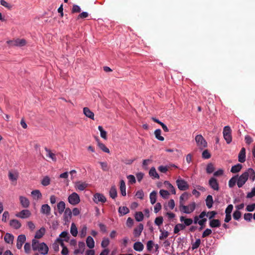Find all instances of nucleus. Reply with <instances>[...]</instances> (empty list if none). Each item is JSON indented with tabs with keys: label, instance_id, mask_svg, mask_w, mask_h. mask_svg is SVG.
I'll return each instance as SVG.
<instances>
[{
	"label": "nucleus",
	"instance_id": "28",
	"mask_svg": "<svg viewBox=\"0 0 255 255\" xmlns=\"http://www.w3.org/2000/svg\"><path fill=\"white\" fill-rule=\"evenodd\" d=\"M45 233V229L44 227H42L36 232L34 237L36 239H40L43 236Z\"/></svg>",
	"mask_w": 255,
	"mask_h": 255
},
{
	"label": "nucleus",
	"instance_id": "1",
	"mask_svg": "<svg viewBox=\"0 0 255 255\" xmlns=\"http://www.w3.org/2000/svg\"><path fill=\"white\" fill-rule=\"evenodd\" d=\"M250 178L254 181L255 179V172L253 169L250 168L239 177H237V185L238 187H242L246 182L248 179Z\"/></svg>",
	"mask_w": 255,
	"mask_h": 255
},
{
	"label": "nucleus",
	"instance_id": "48",
	"mask_svg": "<svg viewBox=\"0 0 255 255\" xmlns=\"http://www.w3.org/2000/svg\"><path fill=\"white\" fill-rule=\"evenodd\" d=\"M236 183H237V177H233L229 181V186L230 188H232L235 185Z\"/></svg>",
	"mask_w": 255,
	"mask_h": 255
},
{
	"label": "nucleus",
	"instance_id": "33",
	"mask_svg": "<svg viewBox=\"0 0 255 255\" xmlns=\"http://www.w3.org/2000/svg\"><path fill=\"white\" fill-rule=\"evenodd\" d=\"M185 228V225L183 224H177L174 228V233L178 234L180 230H183Z\"/></svg>",
	"mask_w": 255,
	"mask_h": 255
},
{
	"label": "nucleus",
	"instance_id": "25",
	"mask_svg": "<svg viewBox=\"0 0 255 255\" xmlns=\"http://www.w3.org/2000/svg\"><path fill=\"white\" fill-rule=\"evenodd\" d=\"M133 249L137 252H141L143 250L144 246L140 242H136L133 244Z\"/></svg>",
	"mask_w": 255,
	"mask_h": 255
},
{
	"label": "nucleus",
	"instance_id": "47",
	"mask_svg": "<svg viewBox=\"0 0 255 255\" xmlns=\"http://www.w3.org/2000/svg\"><path fill=\"white\" fill-rule=\"evenodd\" d=\"M50 178L46 176H45L43 179L41 180V183L44 186H48L50 184Z\"/></svg>",
	"mask_w": 255,
	"mask_h": 255
},
{
	"label": "nucleus",
	"instance_id": "16",
	"mask_svg": "<svg viewBox=\"0 0 255 255\" xmlns=\"http://www.w3.org/2000/svg\"><path fill=\"white\" fill-rule=\"evenodd\" d=\"M209 184L211 188H212L214 190L218 191L219 189V184L216 180L214 177H212L210 178L209 181Z\"/></svg>",
	"mask_w": 255,
	"mask_h": 255
},
{
	"label": "nucleus",
	"instance_id": "59",
	"mask_svg": "<svg viewBox=\"0 0 255 255\" xmlns=\"http://www.w3.org/2000/svg\"><path fill=\"white\" fill-rule=\"evenodd\" d=\"M233 218L236 220L240 219L241 216V213L239 211H235L233 213Z\"/></svg>",
	"mask_w": 255,
	"mask_h": 255
},
{
	"label": "nucleus",
	"instance_id": "50",
	"mask_svg": "<svg viewBox=\"0 0 255 255\" xmlns=\"http://www.w3.org/2000/svg\"><path fill=\"white\" fill-rule=\"evenodd\" d=\"M159 193L160 196L164 199L168 198L169 195V193L168 191L163 189L160 190Z\"/></svg>",
	"mask_w": 255,
	"mask_h": 255
},
{
	"label": "nucleus",
	"instance_id": "18",
	"mask_svg": "<svg viewBox=\"0 0 255 255\" xmlns=\"http://www.w3.org/2000/svg\"><path fill=\"white\" fill-rule=\"evenodd\" d=\"M8 176L11 182L16 181L18 177V173L15 171H9Z\"/></svg>",
	"mask_w": 255,
	"mask_h": 255
},
{
	"label": "nucleus",
	"instance_id": "32",
	"mask_svg": "<svg viewBox=\"0 0 255 255\" xmlns=\"http://www.w3.org/2000/svg\"><path fill=\"white\" fill-rule=\"evenodd\" d=\"M209 225L211 228H217L220 226L221 223L218 219H212L210 221Z\"/></svg>",
	"mask_w": 255,
	"mask_h": 255
},
{
	"label": "nucleus",
	"instance_id": "15",
	"mask_svg": "<svg viewBox=\"0 0 255 255\" xmlns=\"http://www.w3.org/2000/svg\"><path fill=\"white\" fill-rule=\"evenodd\" d=\"M45 150L46 151V156L51 158L52 159H56V158H60V154H55L53 153L50 149H48L47 148L45 147Z\"/></svg>",
	"mask_w": 255,
	"mask_h": 255
},
{
	"label": "nucleus",
	"instance_id": "64",
	"mask_svg": "<svg viewBox=\"0 0 255 255\" xmlns=\"http://www.w3.org/2000/svg\"><path fill=\"white\" fill-rule=\"evenodd\" d=\"M255 196V187H254L251 192H249L247 195V198H251Z\"/></svg>",
	"mask_w": 255,
	"mask_h": 255
},
{
	"label": "nucleus",
	"instance_id": "13",
	"mask_svg": "<svg viewBox=\"0 0 255 255\" xmlns=\"http://www.w3.org/2000/svg\"><path fill=\"white\" fill-rule=\"evenodd\" d=\"M26 241V237L24 235H20L18 236L17 239L16 247L18 249H20L23 243Z\"/></svg>",
	"mask_w": 255,
	"mask_h": 255
},
{
	"label": "nucleus",
	"instance_id": "62",
	"mask_svg": "<svg viewBox=\"0 0 255 255\" xmlns=\"http://www.w3.org/2000/svg\"><path fill=\"white\" fill-rule=\"evenodd\" d=\"M128 182L131 184L135 183L136 182L135 177L132 175H129L127 176Z\"/></svg>",
	"mask_w": 255,
	"mask_h": 255
},
{
	"label": "nucleus",
	"instance_id": "8",
	"mask_svg": "<svg viewBox=\"0 0 255 255\" xmlns=\"http://www.w3.org/2000/svg\"><path fill=\"white\" fill-rule=\"evenodd\" d=\"M195 141L197 145L200 148H204L207 146V143L201 134H198L195 137Z\"/></svg>",
	"mask_w": 255,
	"mask_h": 255
},
{
	"label": "nucleus",
	"instance_id": "40",
	"mask_svg": "<svg viewBox=\"0 0 255 255\" xmlns=\"http://www.w3.org/2000/svg\"><path fill=\"white\" fill-rule=\"evenodd\" d=\"M156 194H157V193L155 191H152L150 194V195H149L150 201L151 204L152 205L154 204L156 202Z\"/></svg>",
	"mask_w": 255,
	"mask_h": 255
},
{
	"label": "nucleus",
	"instance_id": "44",
	"mask_svg": "<svg viewBox=\"0 0 255 255\" xmlns=\"http://www.w3.org/2000/svg\"><path fill=\"white\" fill-rule=\"evenodd\" d=\"M159 231L160 232V235L159 236V239L160 240H162L164 239L167 238L169 236V233L166 231L160 229Z\"/></svg>",
	"mask_w": 255,
	"mask_h": 255
},
{
	"label": "nucleus",
	"instance_id": "2",
	"mask_svg": "<svg viewBox=\"0 0 255 255\" xmlns=\"http://www.w3.org/2000/svg\"><path fill=\"white\" fill-rule=\"evenodd\" d=\"M32 249L34 251H38L41 254H47L49 249L44 243H39L37 240L33 239L32 241Z\"/></svg>",
	"mask_w": 255,
	"mask_h": 255
},
{
	"label": "nucleus",
	"instance_id": "5",
	"mask_svg": "<svg viewBox=\"0 0 255 255\" xmlns=\"http://www.w3.org/2000/svg\"><path fill=\"white\" fill-rule=\"evenodd\" d=\"M223 136L227 143H230L232 140L231 129L230 127L226 126L223 129Z\"/></svg>",
	"mask_w": 255,
	"mask_h": 255
},
{
	"label": "nucleus",
	"instance_id": "26",
	"mask_svg": "<svg viewBox=\"0 0 255 255\" xmlns=\"http://www.w3.org/2000/svg\"><path fill=\"white\" fill-rule=\"evenodd\" d=\"M87 246L90 249H93L95 247V242L93 238L91 236H88L86 239Z\"/></svg>",
	"mask_w": 255,
	"mask_h": 255
},
{
	"label": "nucleus",
	"instance_id": "17",
	"mask_svg": "<svg viewBox=\"0 0 255 255\" xmlns=\"http://www.w3.org/2000/svg\"><path fill=\"white\" fill-rule=\"evenodd\" d=\"M40 212L42 214L49 216L51 213V208L48 204H43L41 206Z\"/></svg>",
	"mask_w": 255,
	"mask_h": 255
},
{
	"label": "nucleus",
	"instance_id": "39",
	"mask_svg": "<svg viewBox=\"0 0 255 255\" xmlns=\"http://www.w3.org/2000/svg\"><path fill=\"white\" fill-rule=\"evenodd\" d=\"M118 211L121 216H123L128 214L129 212V210L128 207L123 206L120 207Z\"/></svg>",
	"mask_w": 255,
	"mask_h": 255
},
{
	"label": "nucleus",
	"instance_id": "6",
	"mask_svg": "<svg viewBox=\"0 0 255 255\" xmlns=\"http://www.w3.org/2000/svg\"><path fill=\"white\" fill-rule=\"evenodd\" d=\"M7 43L10 46L21 47V46H24L26 44V41L24 39H16L14 40L7 41Z\"/></svg>",
	"mask_w": 255,
	"mask_h": 255
},
{
	"label": "nucleus",
	"instance_id": "7",
	"mask_svg": "<svg viewBox=\"0 0 255 255\" xmlns=\"http://www.w3.org/2000/svg\"><path fill=\"white\" fill-rule=\"evenodd\" d=\"M176 184L178 189L181 191L186 190L189 188L187 182L181 178H179L176 180Z\"/></svg>",
	"mask_w": 255,
	"mask_h": 255
},
{
	"label": "nucleus",
	"instance_id": "19",
	"mask_svg": "<svg viewBox=\"0 0 255 255\" xmlns=\"http://www.w3.org/2000/svg\"><path fill=\"white\" fill-rule=\"evenodd\" d=\"M64 220L66 222H69V220L72 217V211L71 209L69 208H67L65 209L64 212Z\"/></svg>",
	"mask_w": 255,
	"mask_h": 255
},
{
	"label": "nucleus",
	"instance_id": "41",
	"mask_svg": "<svg viewBox=\"0 0 255 255\" xmlns=\"http://www.w3.org/2000/svg\"><path fill=\"white\" fill-rule=\"evenodd\" d=\"M154 135L155 137L160 141H163L164 138L161 135V130L160 129H157L154 131Z\"/></svg>",
	"mask_w": 255,
	"mask_h": 255
},
{
	"label": "nucleus",
	"instance_id": "35",
	"mask_svg": "<svg viewBox=\"0 0 255 255\" xmlns=\"http://www.w3.org/2000/svg\"><path fill=\"white\" fill-rule=\"evenodd\" d=\"M110 197L112 199H115L117 196V191L115 186H112L109 191Z\"/></svg>",
	"mask_w": 255,
	"mask_h": 255
},
{
	"label": "nucleus",
	"instance_id": "3",
	"mask_svg": "<svg viewBox=\"0 0 255 255\" xmlns=\"http://www.w3.org/2000/svg\"><path fill=\"white\" fill-rule=\"evenodd\" d=\"M196 204L195 202H193L187 206L180 205V210L186 214H190L193 212L195 209Z\"/></svg>",
	"mask_w": 255,
	"mask_h": 255
},
{
	"label": "nucleus",
	"instance_id": "14",
	"mask_svg": "<svg viewBox=\"0 0 255 255\" xmlns=\"http://www.w3.org/2000/svg\"><path fill=\"white\" fill-rule=\"evenodd\" d=\"M19 201L21 205L24 208H27L30 205V202L28 199L24 196H19Z\"/></svg>",
	"mask_w": 255,
	"mask_h": 255
},
{
	"label": "nucleus",
	"instance_id": "58",
	"mask_svg": "<svg viewBox=\"0 0 255 255\" xmlns=\"http://www.w3.org/2000/svg\"><path fill=\"white\" fill-rule=\"evenodd\" d=\"M60 237L62 238H64V241H65L66 242H67L69 239V238L68 237V232H67L66 231L62 232L60 234Z\"/></svg>",
	"mask_w": 255,
	"mask_h": 255
},
{
	"label": "nucleus",
	"instance_id": "53",
	"mask_svg": "<svg viewBox=\"0 0 255 255\" xmlns=\"http://www.w3.org/2000/svg\"><path fill=\"white\" fill-rule=\"evenodd\" d=\"M201 244V240L200 239H197L196 241L192 244V249L193 250L197 249Z\"/></svg>",
	"mask_w": 255,
	"mask_h": 255
},
{
	"label": "nucleus",
	"instance_id": "55",
	"mask_svg": "<svg viewBox=\"0 0 255 255\" xmlns=\"http://www.w3.org/2000/svg\"><path fill=\"white\" fill-rule=\"evenodd\" d=\"M110 243V241L109 239L104 238L101 243V246L102 248H106Z\"/></svg>",
	"mask_w": 255,
	"mask_h": 255
},
{
	"label": "nucleus",
	"instance_id": "51",
	"mask_svg": "<svg viewBox=\"0 0 255 255\" xmlns=\"http://www.w3.org/2000/svg\"><path fill=\"white\" fill-rule=\"evenodd\" d=\"M154 245V243L152 240L148 241L146 244L147 250L150 252L152 251Z\"/></svg>",
	"mask_w": 255,
	"mask_h": 255
},
{
	"label": "nucleus",
	"instance_id": "36",
	"mask_svg": "<svg viewBox=\"0 0 255 255\" xmlns=\"http://www.w3.org/2000/svg\"><path fill=\"white\" fill-rule=\"evenodd\" d=\"M149 174L150 176L152 177L153 178L158 179L159 178V176L157 173L156 169L154 167H152L150 169L149 171Z\"/></svg>",
	"mask_w": 255,
	"mask_h": 255
},
{
	"label": "nucleus",
	"instance_id": "45",
	"mask_svg": "<svg viewBox=\"0 0 255 255\" xmlns=\"http://www.w3.org/2000/svg\"><path fill=\"white\" fill-rule=\"evenodd\" d=\"M135 219L137 222L142 221L143 219V214L141 212H136L134 215Z\"/></svg>",
	"mask_w": 255,
	"mask_h": 255
},
{
	"label": "nucleus",
	"instance_id": "46",
	"mask_svg": "<svg viewBox=\"0 0 255 255\" xmlns=\"http://www.w3.org/2000/svg\"><path fill=\"white\" fill-rule=\"evenodd\" d=\"M98 129L100 131L101 136L104 139H107V132L105 130H104L103 127L101 126H99L98 127Z\"/></svg>",
	"mask_w": 255,
	"mask_h": 255
},
{
	"label": "nucleus",
	"instance_id": "21",
	"mask_svg": "<svg viewBox=\"0 0 255 255\" xmlns=\"http://www.w3.org/2000/svg\"><path fill=\"white\" fill-rule=\"evenodd\" d=\"M9 225L15 229H18L21 226V224L20 222L16 219L10 220L9 222Z\"/></svg>",
	"mask_w": 255,
	"mask_h": 255
},
{
	"label": "nucleus",
	"instance_id": "27",
	"mask_svg": "<svg viewBox=\"0 0 255 255\" xmlns=\"http://www.w3.org/2000/svg\"><path fill=\"white\" fill-rule=\"evenodd\" d=\"M96 141L98 142V145L99 148L105 152L109 153L110 150H109V148H108L105 146V145L104 144L100 142V140L98 138L96 137Z\"/></svg>",
	"mask_w": 255,
	"mask_h": 255
},
{
	"label": "nucleus",
	"instance_id": "63",
	"mask_svg": "<svg viewBox=\"0 0 255 255\" xmlns=\"http://www.w3.org/2000/svg\"><path fill=\"white\" fill-rule=\"evenodd\" d=\"M202 157L205 159L209 158L211 156L210 153L207 150H204L202 153Z\"/></svg>",
	"mask_w": 255,
	"mask_h": 255
},
{
	"label": "nucleus",
	"instance_id": "37",
	"mask_svg": "<svg viewBox=\"0 0 255 255\" xmlns=\"http://www.w3.org/2000/svg\"><path fill=\"white\" fill-rule=\"evenodd\" d=\"M70 233L74 237H76L78 234V230L76 225L72 223L71 226Z\"/></svg>",
	"mask_w": 255,
	"mask_h": 255
},
{
	"label": "nucleus",
	"instance_id": "31",
	"mask_svg": "<svg viewBox=\"0 0 255 255\" xmlns=\"http://www.w3.org/2000/svg\"><path fill=\"white\" fill-rule=\"evenodd\" d=\"M120 190L121 194L123 196H125L126 195V186L125 182L123 180L120 181Z\"/></svg>",
	"mask_w": 255,
	"mask_h": 255
},
{
	"label": "nucleus",
	"instance_id": "24",
	"mask_svg": "<svg viewBox=\"0 0 255 255\" xmlns=\"http://www.w3.org/2000/svg\"><path fill=\"white\" fill-rule=\"evenodd\" d=\"M58 212L60 214H62L65 210V203L64 201L59 202L57 205Z\"/></svg>",
	"mask_w": 255,
	"mask_h": 255
},
{
	"label": "nucleus",
	"instance_id": "4",
	"mask_svg": "<svg viewBox=\"0 0 255 255\" xmlns=\"http://www.w3.org/2000/svg\"><path fill=\"white\" fill-rule=\"evenodd\" d=\"M68 201L70 204L74 206L80 203V198L77 193L73 192L68 196Z\"/></svg>",
	"mask_w": 255,
	"mask_h": 255
},
{
	"label": "nucleus",
	"instance_id": "54",
	"mask_svg": "<svg viewBox=\"0 0 255 255\" xmlns=\"http://www.w3.org/2000/svg\"><path fill=\"white\" fill-rule=\"evenodd\" d=\"M87 228L86 226L84 225L82 227L81 231H80V235L81 238H83L86 235Z\"/></svg>",
	"mask_w": 255,
	"mask_h": 255
},
{
	"label": "nucleus",
	"instance_id": "9",
	"mask_svg": "<svg viewBox=\"0 0 255 255\" xmlns=\"http://www.w3.org/2000/svg\"><path fill=\"white\" fill-rule=\"evenodd\" d=\"M93 201L96 204L99 202L104 203L106 202V198L103 194L97 193L94 195Z\"/></svg>",
	"mask_w": 255,
	"mask_h": 255
},
{
	"label": "nucleus",
	"instance_id": "34",
	"mask_svg": "<svg viewBox=\"0 0 255 255\" xmlns=\"http://www.w3.org/2000/svg\"><path fill=\"white\" fill-rule=\"evenodd\" d=\"M31 194L35 199H40L42 197V194L39 190H33Z\"/></svg>",
	"mask_w": 255,
	"mask_h": 255
},
{
	"label": "nucleus",
	"instance_id": "23",
	"mask_svg": "<svg viewBox=\"0 0 255 255\" xmlns=\"http://www.w3.org/2000/svg\"><path fill=\"white\" fill-rule=\"evenodd\" d=\"M83 113L87 117L94 120V114L88 108H84Z\"/></svg>",
	"mask_w": 255,
	"mask_h": 255
},
{
	"label": "nucleus",
	"instance_id": "12",
	"mask_svg": "<svg viewBox=\"0 0 255 255\" xmlns=\"http://www.w3.org/2000/svg\"><path fill=\"white\" fill-rule=\"evenodd\" d=\"M85 249V244L83 242H79L78 243V248L75 250L74 252V255L83 254Z\"/></svg>",
	"mask_w": 255,
	"mask_h": 255
},
{
	"label": "nucleus",
	"instance_id": "43",
	"mask_svg": "<svg viewBox=\"0 0 255 255\" xmlns=\"http://www.w3.org/2000/svg\"><path fill=\"white\" fill-rule=\"evenodd\" d=\"M207 216V213L206 211H203L199 215V216H195L194 218V224H197L198 222H199V219L200 218H203Z\"/></svg>",
	"mask_w": 255,
	"mask_h": 255
},
{
	"label": "nucleus",
	"instance_id": "60",
	"mask_svg": "<svg viewBox=\"0 0 255 255\" xmlns=\"http://www.w3.org/2000/svg\"><path fill=\"white\" fill-rule=\"evenodd\" d=\"M212 233V230L210 229H206L202 234V237L206 238L209 235H210Z\"/></svg>",
	"mask_w": 255,
	"mask_h": 255
},
{
	"label": "nucleus",
	"instance_id": "20",
	"mask_svg": "<svg viewBox=\"0 0 255 255\" xmlns=\"http://www.w3.org/2000/svg\"><path fill=\"white\" fill-rule=\"evenodd\" d=\"M143 229V225L142 224H139L137 227L135 228L133 230V235L135 237H138L141 235Z\"/></svg>",
	"mask_w": 255,
	"mask_h": 255
},
{
	"label": "nucleus",
	"instance_id": "10",
	"mask_svg": "<svg viewBox=\"0 0 255 255\" xmlns=\"http://www.w3.org/2000/svg\"><path fill=\"white\" fill-rule=\"evenodd\" d=\"M31 215V214L29 210L25 209L17 213L15 216L19 218L26 219L29 218Z\"/></svg>",
	"mask_w": 255,
	"mask_h": 255
},
{
	"label": "nucleus",
	"instance_id": "30",
	"mask_svg": "<svg viewBox=\"0 0 255 255\" xmlns=\"http://www.w3.org/2000/svg\"><path fill=\"white\" fill-rule=\"evenodd\" d=\"M213 204V200L212 196L210 195H208L206 199V204L207 207L210 209L212 207Z\"/></svg>",
	"mask_w": 255,
	"mask_h": 255
},
{
	"label": "nucleus",
	"instance_id": "61",
	"mask_svg": "<svg viewBox=\"0 0 255 255\" xmlns=\"http://www.w3.org/2000/svg\"><path fill=\"white\" fill-rule=\"evenodd\" d=\"M9 213L8 211H4L2 215V221L4 222H6L7 219L9 218Z\"/></svg>",
	"mask_w": 255,
	"mask_h": 255
},
{
	"label": "nucleus",
	"instance_id": "42",
	"mask_svg": "<svg viewBox=\"0 0 255 255\" xmlns=\"http://www.w3.org/2000/svg\"><path fill=\"white\" fill-rule=\"evenodd\" d=\"M242 165L240 164H237L232 166L231 171L232 173H235L239 172L242 169Z\"/></svg>",
	"mask_w": 255,
	"mask_h": 255
},
{
	"label": "nucleus",
	"instance_id": "29",
	"mask_svg": "<svg viewBox=\"0 0 255 255\" xmlns=\"http://www.w3.org/2000/svg\"><path fill=\"white\" fill-rule=\"evenodd\" d=\"M14 236L9 233H6L4 237V241L8 244H11L13 242Z\"/></svg>",
	"mask_w": 255,
	"mask_h": 255
},
{
	"label": "nucleus",
	"instance_id": "57",
	"mask_svg": "<svg viewBox=\"0 0 255 255\" xmlns=\"http://www.w3.org/2000/svg\"><path fill=\"white\" fill-rule=\"evenodd\" d=\"M0 2L1 5L8 8V9H11V8H12V5L8 3V2H7L4 0H0Z\"/></svg>",
	"mask_w": 255,
	"mask_h": 255
},
{
	"label": "nucleus",
	"instance_id": "38",
	"mask_svg": "<svg viewBox=\"0 0 255 255\" xmlns=\"http://www.w3.org/2000/svg\"><path fill=\"white\" fill-rule=\"evenodd\" d=\"M164 184L166 186V187L170 191L172 194H175V189L173 186L169 182L165 181Z\"/></svg>",
	"mask_w": 255,
	"mask_h": 255
},
{
	"label": "nucleus",
	"instance_id": "11",
	"mask_svg": "<svg viewBox=\"0 0 255 255\" xmlns=\"http://www.w3.org/2000/svg\"><path fill=\"white\" fill-rule=\"evenodd\" d=\"M88 184L85 182L77 181L75 183V188L77 190L83 191L87 187Z\"/></svg>",
	"mask_w": 255,
	"mask_h": 255
},
{
	"label": "nucleus",
	"instance_id": "49",
	"mask_svg": "<svg viewBox=\"0 0 255 255\" xmlns=\"http://www.w3.org/2000/svg\"><path fill=\"white\" fill-rule=\"evenodd\" d=\"M246 158V149L244 147L242 148L239 155L238 159H245Z\"/></svg>",
	"mask_w": 255,
	"mask_h": 255
},
{
	"label": "nucleus",
	"instance_id": "22",
	"mask_svg": "<svg viewBox=\"0 0 255 255\" xmlns=\"http://www.w3.org/2000/svg\"><path fill=\"white\" fill-rule=\"evenodd\" d=\"M166 151L168 152H172L173 153V155L171 157L172 158H180L181 155L182 154L180 150H178L177 149H166Z\"/></svg>",
	"mask_w": 255,
	"mask_h": 255
},
{
	"label": "nucleus",
	"instance_id": "52",
	"mask_svg": "<svg viewBox=\"0 0 255 255\" xmlns=\"http://www.w3.org/2000/svg\"><path fill=\"white\" fill-rule=\"evenodd\" d=\"M163 221V218L162 216H159L155 218L154 223L156 225L160 226L162 224Z\"/></svg>",
	"mask_w": 255,
	"mask_h": 255
},
{
	"label": "nucleus",
	"instance_id": "56",
	"mask_svg": "<svg viewBox=\"0 0 255 255\" xmlns=\"http://www.w3.org/2000/svg\"><path fill=\"white\" fill-rule=\"evenodd\" d=\"M214 170V167L212 163H209L207 165L206 168L207 173L210 174L212 173Z\"/></svg>",
	"mask_w": 255,
	"mask_h": 255
}]
</instances>
